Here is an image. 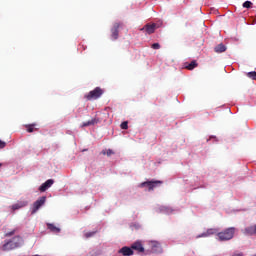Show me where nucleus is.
I'll return each instance as SVG.
<instances>
[{
    "mask_svg": "<svg viewBox=\"0 0 256 256\" xmlns=\"http://www.w3.org/2000/svg\"><path fill=\"white\" fill-rule=\"evenodd\" d=\"M235 236V227L227 228L221 232L217 233L219 241H231Z\"/></svg>",
    "mask_w": 256,
    "mask_h": 256,
    "instance_id": "nucleus-1",
    "label": "nucleus"
},
{
    "mask_svg": "<svg viewBox=\"0 0 256 256\" xmlns=\"http://www.w3.org/2000/svg\"><path fill=\"white\" fill-rule=\"evenodd\" d=\"M103 95V89L96 87L94 90L90 91L85 97L88 101H92V99H99Z\"/></svg>",
    "mask_w": 256,
    "mask_h": 256,
    "instance_id": "nucleus-2",
    "label": "nucleus"
},
{
    "mask_svg": "<svg viewBox=\"0 0 256 256\" xmlns=\"http://www.w3.org/2000/svg\"><path fill=\"white\" fill-rule=\"evenodd\" d=\"M45 201H47V198L45 196L40 197L37 201L33 203L31 215H35L37 213L38 209H41L43 205H45Z\"/></svg>",
    "mask_w": 256,
    "mask_h": 256,
    "instance_id": "nucleus-3",
    "label": "nucleus"
},
{
    "mask_svg": "<svg viewBox=\"0 0 256 256\" xmlns=\"http://www.w3.org/2000/svg\"><path fill=\"white\" fill-rule=\"evenodd\" d=\"M123 27V23L121 22H115L113 24V27L111 29V39L113 41H117V39H119V28Z\"/></svg>",
    "mask_w": 256,
    "mask_h": 256,
    "instance_id": "nucleus-4",
    "label": "nucleus"
},
{
    "mask_svg": "<svg viewBox=\"0 0 256 256\" xmlns=\"http://www.w3.org/2000/svg\"><path fill=\"white\" fill-rule=\"evenodd\" d=\"M163 182L156 180V181H146V182H142L140 184V187H148L149 191H153V189L155 187H158V185H162Z\"/></svg>",
    "mask_w": 256,
    "mask_h": 256,
    "instance_id": "nucleus-5",
    "label": "nucleus"
},
{
    "mask_svg": "<svg viewBox=\"0 0 256 256\" xmlns=\"http://www.w3.org/2000/svg\"><path fill=\"white\" fill-rule=\"evenodd\" d=\"M155 29H157V24H146L143 28H141V31H145L148 35H151L155 33Z\"/></svg>",
    "mask_w": 256,
    "mask_h": 256,
    "instance_id": "nucleus-6",
    "label": "nucleus"
},
{
    "mask_svg": "<svg viewBox=\"0 0 256 256\" xmlns=\"http://www.w3.org/2000/svg\"><path fill=\"white\" fill-rule=\"evenodd\" d=\"M150 247L152 253H161L163 251V248H161V244L157 241H150Z\"/></svg>",
    "mask_w": 256,
    "mask_h": 256,
    "instance_id": "nucleus-7",
    "label": "nucleus"
},
{
    "mask_svg": "<svg viewBox=\"0 0 256 256\" xmlns=\"http://www.w3.org/2000/svg\"><path fill=\"white\" fill-rule=\"evenodd\" d=\"M27 205H29V202H27L26 200H20L17 203L13 204L11 206L12 211H17L19 209H23V207H27Z\"/></svg>",
    "mask_w": 256,
    "mask_h": 256,
    "instance_id": "nucleus-8",
    "label": "nucleus"
},
{
    "mask_svg": "<svg viewBox=\"0 0 256 256\" xmlns=\"http://www.w3.org/2000/svg\"><path fill=\"white\" fill-rule=\"evenodd\" d=\"M132 251H138V253H145V248L143 247V243L141 241H136L131 245Z\"/></svg>",
    "mask_w": 256,
    "mask_h": 256,
    "instance_id": "nucleus-9",
    "label": "nucleus"
},
{
    "mask_svg": "<svg viewBox=\"0 0 256 256\" xmlns=\"http://www.w3.org/2000/svg\"><path fill=\"white\" fill-rule=\"evenodd\" d=\"M16 248V245L11 241H5L4 245H2V251H13Z\"/></svg>",
    "mask_w": 256,
    "mask_h": 256,
    "instance_id": "nucleus-10",
    "label": "nucleus"
},
{
    "mask_svg": "<svg viewBox=\"0 0 256 256\" xmlns=\"http://www.w3.org/2000/svg\"><path fill=\"white\" fill-rule=\"evenodd\" d=\"M10 241L16 245V248L19 249V247H23V243H24V240H23V237L21 236H15L13 237L12 239H10Z\"/></svg>",
    "mask_w": 256,
    "mask_h": 256,
    "instance_id": "nucleus-11",
    "label": "nucleus"
},
{
    "mask_svg": "<svg viewBox=\"0 0 256 256\" xmlns=\"http://www.w3.org/2000/svg\"><path fill=\"white\" fill-rule=\"evenodd\" d=\"M53 183H55V181L53 179H48L46 182H44L40 187H39V191H41L42 193H44V191H47L49 189V187H51L53 185Z\"/></svg>",
    "mask_w": 256,
    "mask_h": 256,
    "instance_id": "nucleus-12",
    "label": "nucleus"
},
{
    "mask_svg": "<svg viewBox=\"0 0 256 256\" xmlns=\"http://www.w3.org/2000/svg\"><path fill=\"white\" fill-rule=\"evenodd\" d=\"M118 253H120L123 256H131L133 255L134 252L133 248L124 246L118 251Z\"/></svg>",
    "mask_w": 256,
    "mask_h": 256,
    "instance_id": "nucleus-13",
    "label": "nucleus"
},
{
    "mask_svg": "<svg viewBox=\"0 0 256 256\" xmlns=\"http://www.w3.org/2000/svg\"><path fill=\"white\" fill-rule=\"evenodd\" d=\"M218 233V230L215 228H210L206 232H203L202 234L198 235L197 238L201 237H211V235H215Z\"/></svg>",
    "mask_w": 256,
    "mask_h": 256,
    "instance_id": "nucleus-14",
    "label": "nucleus"
},
{
    "mask_svg": "<svg viewBox=\"0 0 256 256\" xmlns=\"http://www.w3.org/2000/svg\"><path fill=\"white\" fill-rule=\"evenodd\" d=\"M99 123V118H92L91 120L82 123L81 127H91L92 125H97Z\"/></svg>",
    "mask_w": 256,
    "mask_h": 256,
    "instance_id": "nucleus-15",
    "label": "nucleus"
},
{
    "mask_svg": "<svg viewBox=\"0 0 256 256\" xmlns=\"http://www.w3.org/2000/svg\"><path fill=\"white\" fill-rule=\"evenodd\" d=\"M244 233L245 235H256V224L245 228Z\"/></svg>",
    "mask_w": 256,
    "mask_h": 256,
    "instance_id": "nucleus-16",
    "label": "nucleus"
},
{
    "mask_svg": "<svg viewBox=\"0 0 256 256\" xmlns=\"http://www.w3.org/2000/svg\"><path fill=\"white\" fill-rule=\"evenodd\" d=\"M214 51L215 53H225L227 51V47L221 43L214 48Z\"/></svg>",
    "mask_w": 256,
    "mask_h": 256,
    "instance_id": "nucleus-17",
    "label": "nucleus"
},
{
    "mask_svg": "<svg viewBox=\"0 0 256 256\" xmlns=\"http://www.w3.org/2000/svg\"><path fill=\"white\" fill-rule=\"evenodd\" d=\"M197 65V61L193 60L191 63H185V69H188V71H193Z\"/></svg>",
    "mask_w": 256,
    "mask_h": 256,
    "instance_id": "nucleus-18",
    "label": "nucleus"
},
{
    "mask_svg": "<svg viewBox=\"0 0 256 256\" xmlns=\"http://www.w3.org/2000/svg\"><path fill=\"white\" fill-rule=\"evenodd\" d=\"M48 229L52 232V233H60L61 229L58 228L57 226H55L54 224L48 223L47 224Z\"/></svg>",
    "mask_w": 256,
    "mask_h": 256,
    "instance_id": "nucleus-19",
    "label": "nucleus"
},
{
    "mask_svg": "<svg viewBox=\"0 0 256 256\" xmlns=\"http://www.w3.org/2000/svg\"><path fill=\"white\" fill-rule=\"evenodd\" d=\"M102 155H107V157H111V155H115V152L112 149L102 150Z\"/></svg>",
    "mask_w": 256,
    "mask_h": 256,
    "instance_id": "nucleus-20",
    "label": "nucleus"
},
{
    "mask_svg": "<svg viewBox=\"0 0 256 256\" xmlns=\"http://www.w3.org/2000/svg\"><path fill=\"white\" fill-rule=\"evenodd\" d=\"M26 129L28 133H33L35 131V124L26 125Z\"/></svg>",
    "mask_w": 256,
    "mask_h": 256,
    "instance_id": "nucleus-21",
    "label": "nucleus"
},
{
    "mask_svg": "<svg viewBox=\"0 0 256 256\" xmlns=\"http://www.w3.org/2000/svg\"><path fill=\"white\" fill-rule=\"evenodd\" d=\"M251 5H253V3H252L251 1H245V2L243 3V7H244L245 9H251Z\"/></svg>",
    "mask_w": 256,
    "mask_h": 256,
    "instance_id": "nucleus-22",
    "label": "nucleus"
},
{
    "mask_svg": "<svg viewBox=\"0 0 256 256\" xmlns=\"http://www.w3.org/2000/svg\"><path fill=\"white\" fill-rule=\"evenodd\" d=\"M15 233H17V229H14V230H12V231H10V232L5 233V234H4V237H13V235H14Z\"/></svg>",
    "mask_w": 256,
    "mask_h": 256,
    "instance_id": "nucleus-23",
    "label": "nucleus"
},
{
    "mask_svg": "<svg viewBox=\"0 0 256 256\" xmlns=\"http://www.w3.org/2000/svg\"><path fill=\"white\" fill-rule=\"evenodd\" d=\"M247 76L250 77V79H253L254 81H256V72L255 71L249 72L247 74Z\"/></svg>",
    "mask_w": 256,
    "mask_h": 256,
    "instance_id": "nucleus-24",
    "label": "nucleus"
},
{
    "mask_svg": "<svg viewBox=\"0 0 256 256\" xmlns=\"http://www.w3.org/2000/svg\"><path fill=\"white\" fill-rule=\"evenodd\" d=\"M121 129H129V123L127 121L122 122L120 125Z\"/></svg>",
    "mask_w": 256,
    "mask_h": 256,
    "instance_id": "nucleus-25",
    "label": "nucleus"
},
{
    "mask_svg": "<svg viewBox=\"0 0 256 256\" xmlns=\"http://www.w3.org/2000/svg\"><path fill=\"white\" fill-rule=\"evenodd\" d=\"M95 233H96L95 231L85 233V237H86V239H89V237H93V235H95Z\"/></svg>",
    "mask_w": 256,
    "mask_h": 256,
    "instance_id": "nucleus-26",
    "label": "nucleus"
},
{
    "mask_svg": "<svg viewBox=\"0 0 256 256\" xmlns=\"http://www.w3.org/2000/svg\"><path fill=\"white\" fill-rule=\"evenodd\" d=\"M7 147V143L5 141L0 140V149H5Z\"/></svg>",
    "mask_w": 256,
    "mask_h": 256,
    "instance_id": "nucleus-27",
    "label": "nucleus"
},
{
    "mask_svg": "<svg viewBox=\"0 0 256 256\" xmlns=\"http://www.w3.org/2000/svg\"><path fill=\"white\" fill-rule=\"evenodd\" d=\"M152 49H161V45L159 43L152 44Z\"/></svg>",
    "mask_w": 256,
    "mask_h": 256,
    "instance_id": "nucleus-28",
    "label": "nucleus"
},
{
    "mask_svg": "<svg viewBox=\"0 0 256 256\" xmlns=\"http://www.w3.org/2000/svg\"><path fill=\"white\" fill-rule=\"evenodd\" d=\"M233 256H243V254H234Z\"/></svg>",
    "mask_w": 256,
    "mask_h": 256,
    "instance_id": "nucleus-29",
    "label": "nucleus"
},
{
    "mask_svg": "<svg viewBox=\"0 0 256 256\" xmlns=\"http://www.w3.org/2000/svg\"><path fill=\"white\" fill-rule=\"evenodd\" d=\"M0 167H3V164L0 163Z\"/></svg>",
    "mask_w": 256,
    "mask_h": 256,
    "instance_id": "nucleus-30",
    "label": "nucleus"
}]
</instances>
